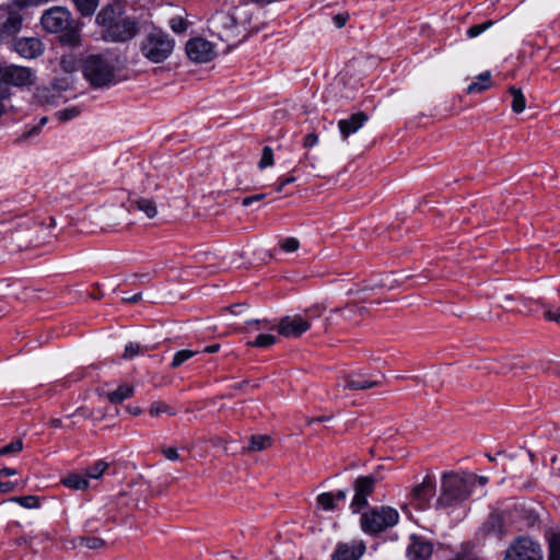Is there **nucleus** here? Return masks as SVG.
Instances as JSON below:
<instances>
[{
  "mask_svg": "<svg viewBox=\"0 0 560 560\" xmlns=\"http://www.w3.org/2000/svg\"><path fill=\"white\" fill-rule=\"evenodd\" d=\"M80 114V110L78 107H71L63 110H60L57 114V117L60 121H68L74 117H77Z\"/></svg>",
  "mask_w": 560,
  "mask_h": 560,
  "instance_id": "41",
  "label": "nucleus"
},
{
  "mask_svg": "<svg viewBox=\"0 0 560 560\" xmlns=\"http://www.w3.org/2000/svg\"><path fill=\"white\" fill-rule=\"evenodd\" d=\"M197 352L196 351H191V350H180V351H177L175 354H174V358H173V361L171 363V366L173 369H176L178 368L179 365H182L185 361L189 360L190 358H192Z\"/></svg>",
  "mask_w": 560,
  "mask_h": 560,
  "instance_id": "34",
  "label": "nucleus"
},
{
  "mask_svg": "<svg viewBox=\"0 0 560 560\" xmlns=\"http://www.w3.org/2000/svg\"><path fill=\"white\" fill-rule=\"evenodd\" d=\"M22 16L18 13H9L5 22L0 26V42L7 37L14 36L22 27Z\"/></svg>",
  "mask_w": 560,
  "mask_h": 560,
  "instance_id": "19",
  "label": "nucleus"
},
{
  "mask_svg": "<svg viewBox=\"0 0 560 560\" xmlns=\"http://www.w3.org/2000/svg\"><path fill=\"white\" fill-rule=\"evenodd\" d=\"M499 305L506 306L513 303L514 296L511 293H502L498 296Z\"/></svg>",
  "mask_w": 560,
  "mask_h": 560,
  "instance_id": "49",
  "label": "nucleus"
},
{
  "mask_svg": "<svg viewBox=\"0 0 560 560\" xmlns=\"http://www.w3.org/2000/svg\"><path fill=\"white\" fill-rule=\"evenodd\" d=\"M171 27L175 33H183L186 30V23L180 18L172 19Z\"/></svg>",
  "mask_w": 560,
  "mask_h": 560,
  "instance_id": "45",
  "label": "nucleus"
},
{
  "mask_svg": "<svg viewBox=\"0 0 560 560\" xmlns=\"http://www.w3.org/2000/svg\"><path fill=\"white\" fill-rule=\"evenodd\" d=\"M335 497V502L338 504V501H343L347 498V492L345 490H339L336 493H332Z\"/></svg>",
  "mask_w": 560,
  "mask_h": 560,
  "instance_id": "58",
  "label": "nucleus"
},
{
  "mask_svg": "<svg viewBox=\"0 0 560 560\" xmlns=\"http://www.w3.org/2000/svg\"><path fill=\"white\" fill-rule=\"evenodd\" d=\"M492 86L491 73L490 71H485L477 77V81L472 82L467 88L468 94H479L482 93Z\"/></svg>",
  "mask_w": 560,
  "mask_h": 560,
  "instance_id": "22",
  "label": "nucleus"
},
{
  "mask_svg": "<svg viewBox=\"0 0 560 560\" xmlns=\"http://www.w3.org/2000/svg\"><path fill=\"white\" fill-rule=\"evenodd\" d=\"M81 70L91 86L107 88L116 81L117 60L110 52L92 54L83 60Z\"/></svg>",
  "mask_w": 560,
  "mask_h": 560,
  "instance_id": "3",
  "label": "nucleus"
},
{
  "mask_svg": "<svg viewBox=\"0 0 560 560\" xmlns=\"http://www.w3.org/2000/svg\"><path fill=\"white\" fill-rule=\"evenodd\" d=\"M82 16H91L98 7V0H72Z\"/></svg>",
  "mask_w": 560,
  "mask_h": 560,
  "instance_id": "26",
  "label": "nucleus"
},
{
  "mask_svg": "<svg viewBox=\"0 0 560 560\" xmlns=\"http://www.w3.org/2000/svg\"><path fill=\"white\" fill-rule=\"evenodd\" d=\"M232 315L242 316L243 312L246 311V306L244 304H234L226 308Z\"/></svg>",
  "mask_w": 560,
  "mask_h": 560,
  "instance_id": "50",
  "label": "nucleus"
},
{
  "mask_svg": "<svg viewBox=\"0 0 560 560\" xmlns=\"http://www.w3.org/2000/svg\"><path fill=\"white\" fill-rule=\"evenodd\" d=\"M144 351H145V349L143 347H141L139 343L130 342L125 348L122 359H126V360L132 359L133 357H136L140 353H143Z\"/></svg>",
  "mask_w": 560,
  "mask_h": 560,
  "instance_id": "36",
  "label": "nucleus"
},
{
  "mask_svg": "<svg viewBox=\"0 0 560 560\" xmlns=\"http://www.w3.org/2000/svg\"><path fill=\"white\" fill-rule=\"evenodd\" d=\"M42 25L49 33H59L60 40L70 46H79L81 43V26L79 20L72 18L69 10L62 7H54L44 12Z\"/></svg>",
  "mask_w": 560,
  "mask_h": 560,
  "instance_id": "2",
  "label": "nucleus"
},
{
  "mask_svg": "<svg viewBox=\"0 0 560 560\" xmlns=\"http://www.w3.org/2000/svg\"><path fill=\"white\" fill-rule=\"evenodd\" d=\"M49 424H50V427L58 429V428H61L62 422L60 419H51L49 421Z\"/></svg>",
  "mask_w": 560,
  "mask_h": 560,
  "instance_id": "62",
  "label": "nucleus"
},
{
  "mask_svg": "<svg viewBox=\"0 0 560 560\" xmlns=\"http://www.w3.org/2000/svg\"><path fill=\"white\" fill-rule=\"evenodd\" d=\"M185 50L189 60L195 63L210 62L217 56L213 44L201 37L188 40Z\"/></svg>",
  "mask_w": 560,
  "mask_h": 560,
  "instance_id": "9",
  "label": "nucleus"
},
{
  "mask_svg": "<svg viewBox=\"0 0 560 560\" xmlns=\"http://www.w3.org/2000/svg\"><path fill=\"white\" fill-rule=\"evenodd\" d=\"M477 480L482 486H485L488 482L487 477H483V476L478 477Z\"/></svg>",
  "mask_w": 560,
  "mask_h": 560,
  "instance_id": "64",
  "label": "nucleus"
},
{
  "mask_svg": "<svg viewBox=\"0 0 560 560\" xmlns=\"http://www.w3.org/2000/svg\"><path fill=\"white\" fill-rule=\"evenodd\" d=\"M331 419V417H327V416H320V417H317V418H310L307 420V424H312L314 422H325V421H329Z\"/></svg>",
  "mask_w": 560,
  "mask_h": 560,
  "instance_id": "59",
  "label": "nucleus"
},
{
  "mask_svg": "<svg viewBox=\"0 0 560 560\" xmlns=\"http://www.w3.org/2000/svg\"><path fill=\"white\" fill-rule=\"evenodd\" d=\"M310 328L311 323L300 315L284 316L278 324V332L287 338H299Z\"/></svg>",
  "mask_w": 560,
  "mask_h": 560,
  "instance_id": "11",
  "label": "nucleus"
},
{
  "mask_svg": "<svg viewBox=\"0 0 560 560\" xmlns=\"http://www.w3.org/2000/svg\"><path fill=\"white\" fill-rule=\"evenodd\" d=\"M15 485L11 481L2 482L0 481V492L8 493L14 489Z\"/></svg>",
  "mask_w": 560,
  "mask_h": 560,
  "instance_id": "52",
  "label": "nucleus"
},
{
  "mask_svg": "<svg viewBox=\"0 0 560 560\" xmlns=\"http://www.w3.org/2000/svg\"><path fill=\"white\" fill-rule=\"evenodd\" d=\"M316 505L319 510L323 511H334L338 508V504L335 502V497L331 492H323L316 497Z\"/></svg>",
  "mask_w": 560,
  "mask_h": 560,
  "instance_id": "27",
  "label": "nucleus"
},
{
  "mask_svg": "<svg viewBox=\"0 0 560 560\" xmlns=\"http://www.w3.org/2000/svg\"><path fill=\"white\" fill-rule=\"evenodd\" d=\"M135 393V387L131 384H121L117 389L106 394V397L110 404H121L124 400L130 398Z\"/></svg>",
  "mask_w": 560,
  "mask_h": 560,
  "instance_id": "21",
  "label": "nucleus"
},
{
  "mask_svg": "<svg viewBox=\"0 0 560 560\" xmlns=\"http://www.w3.org/2000/svg\"><path fill=\"white\" fill-rule=\"evenodd\" d=\"M10 501L16 502L26 509H36L39 506V499L36 495L13 497Z\"/></svg>",
  "mask_w": 560,
  "mask_h": 560,
  "instance_id": "31",
  "label": "nucleus"
},
{
  "mask_svg": "<svg viewBox=\"0 0 560 560\" xmlns=\"http://www.w3.org/2000/svg\"><path fill=\"white\" fill-rule=\"evenodd\" d=\"M174 46V40L167 34L152 32L141 42L140 50L151 62L161 63L171 56Z\"/></svg>",
  "mask_w": 560,
  "mask_h": 560,
  "instance_id": "6",
  "label": "nucleus"
},
{
  "mask_svg": "<svg viewBox=\"0 0 560 560\" xmlns=\"http://www.w3.org/2000/svg\"><path fill=\"white\" fill-rule=\"evenodd\" d=\"M377 382L375 381H354L347 380L345 388L349 390H365L375 387Z\"/></svg>",
  "mask_w": 560,
  "mask_h": 560,
  "instance_id": "29",
  "label": "nucleus"
},
{
  "mask_svg": "<svg viewBox=\"0 0 560 560\" xmlns=\"http://www.w3.org/2000/svg\"><path fill=\"white\" fill-rule=\"evenodd\" d=\"M62 485L74 490H85L89 487L86 478L78 474H71L62 479Z\"/></svg>",
  "mask_w": 560,
  "mask_h": 560,
  "instance_id": "25",
  "label": "nucleus"
},
{
  "mask_svg": "<svg viewBox=\"0 0 560 560\" xmlns=\"http://www.w3.org/2000/svg\"><path fill=\"white\" fill-rule=\"evenodd\" d=\"M36 73L33 69L22 66H0V84L25 88L35 84Z\"/></svg>",
  "mask_w": 560,
  "mask_h": 560,
  "instance_id": "8",
  "label": "nucleus"
},
{
  "mask_svg": "<svg viewBox=\"0 0 560 560\" xmlns=\"http://www.w3.org/2000/svg\"><path fill=\"white\" fill-rule=\"evenodd\" d=\"M132 206L143 212L148 219H154L158 215V205L152 198L139 197L131 201Z\"/></svg>",
  "mask_w": 560,
  "mask_h": 560,
  "instance_id": "20",
  "label": "nucleus"
},
{
  "mask_svg": "<svg viewBox=\"0 0 560 560\" xmlns=\"http://www.w3.org/2000/svg\"><path fill=\"white\" fill-rule=\"evenodd\" d=\"M104 541L100 538H89L86 539V547L89 548H98L103 546Z\"/></svg>",
  "mask_w": 560,
  "mask_h": 560,
  "instance_id": "53",
  "label": "nucleus"
},
{
  "mask_svg": "<svg viewBox=\"0 0 560 560\" xmlns=\"http://www.w3.org/2000/svg\"><path fill=\"white\" fill-rule=\"evenodd\" d=\"M107 467H108V464L106 462L97 460L96 463H94L91 467H89L85 470V476L93 478V479H97L104 474V471L107 469Z\"/></svg>",
  "mask_w": 560,
  "mask_h": 560,
  "instance_id": "30",
  "label": "nucleus"
},
{
  "mask_svg": "<svg viewBox=\"0 0 560 560\" xmlns=\"http://www.w3.org/2000/svg\"><path fill=\"white\" fill-rule=\"evenodd\" d=\"M161 453L168 460L175 462L179 459V454L175 447H162Z\"/></svg>",
  "mask_w": 560,
  "mask_h": 560,
  "instance_id": "44",
  "label": "nucleus"
},
{
  "mask_svg": "<svg viewBox=\"0 0 560 560\" xmlns=\"http://www.w3.org/2000/svg\"><path fill=\"white\" fill-rule=\"evenodd\" d=\"M365 552L362 540H352L338 544L331 560H359Z\"/></svg>",
  "mask_w": 560,
  "mask_h": 560,
  "instance_id": "13",
  "label": "nucleus"
},
{
  "mask_svg": "<svg viewBox=\"0 0 560 560\" xmlns=\"http://www.w3.org/2000/svg\"><path fill=\"white\" fill-rule=\"evenodd\" d=\"M317 143H318V135L315 132H311L304 138L303 145H304V148H312V147L316 145Z\"/></svg>",
  "mask_w": 560,
  "mask_h": 560,
  "instance_id": "47",
  "label": "nucleus"
},
{
  "mask_svg": "<svg viewBox=\"0 0 560 560\" xmlns=\"http://www.w3.org/2000/svg\"><path fill=\"white\" fill-rule=\"evenodd\" d=\"M326 310L325 305L323 304H315L311 306L307 312H314L316 316H320V314Z\"/></svg>",
  "mask_w": 560,
  "mask_h": 560,
  "instance_id": "55",
  "label": "nucleus"
},
{
  "mask_svg": "<svg viewBox=\"0 0 560 560\" xmlns=\"http://www.w3.org/2000/svg\"><path fill=\"white\" fill-rule=\"evenodd\" d=\"M16 474V470L13 468H2L0 469V477H11Z\"/></svg>",
  "mask_w": 560,
  "mask_h": 560,
  "instance_id": "57",
  "label": "nucleus"
},
{
  "mask_svg": "<svg viewBox=\"0 0 560 560\" xmlns=\"http://www.w3.org/2000/svg\"><path fill=\"white\" fill-rule=\"evenodd\" d=\"M127 410L133 416H139L142 412L140 407H128Z\"/></svg>",
  "mask_w": 560,
  "mask_h": 560,
  "instance_id": "61",
  "label": "nucleus"
},
{
  "mask_svg": "<svg viewBox=\"0 0 560 560\" xmlns=\"http://www.w3.org/2000/svg\"><path fill=\"white\" fill-rule=\"evenodd\" d=\"M279 246L285 253H294L300 248V242L295 237H287L280 241Z\"/></svg>",
  "mask_w": 560,
  "mask_h": 560,
  "instance_id": "37",
  "label": "nucleus"
},
{
  "mask_svg": "<svg viewBox=\"0 0 560 560\" xmlns=\"http://www.w3.org/2000/svg\"><path fill=\"white\" fill-rule=\"evenodd\" d=\"M474 549H475V545L471 542H467V544L463 545L462 551L458 555L456 560H464L465 558L475 556Z\"/></svg>",
  "mask_w": 560,
  "mask_h": 560,
  "instance_id": "43",
  "label": "nucleus"
},
{
  "mask_svg": "<svg viewBox=\"0 0 560 560\" xmlns=\"http://www.w3.org/2000/svg\"><path fill=\"white\" fill-rule=\"evenodd\" d=\"M368 120L369 116L363 112H358L350 115L348 118L340 119L338 121V128L342 140H348V138L359 131Z\"/></svg>",
  "mask_w": 560,
  "mask_h": 560,
  "instance_id": "15",
  "label": "nucleus"
},
{
  "mask_svg": "<svg viewBox=\"0 0 560 560\" xmlns=\"http://www.w3.org/2000/svg\"><path fill=\"white\" fill-rule=\"evenodd\" d=\"M149 413L152 417H159V416H161L163 413L175 416V411L172 409V407L168 406L166 402H163V401H154L150 406Z\"/></svg>",
  "mask_w": 560,
  "mask_h": 560,
  "instance_id": "28",
  "label": "nucleus"
},
{
  "mask_svg": "<svg viewBox=\"0 0 560 560\" xmlns=\"http://www.w3.org/2000/svg\"><path fill=\"white\" fill-rule=\"evenodd\" d=\"M434 485L425 478L421 483L417 485L411 492L412 499L416 501L418 508H423L429 498L433 494Z\"/></svg>",
  "mask_w": 560,
  "mask_h": 560,
  "instance_id": "18",
  "label": "nucleus"
},
{
  "mask_svg": "<svg viewBox=\"0 0 560 560\" xmlns=\"http://www.w3.org/2000/svg\"><path fill=\"white\" fill-rule=\"evenodd\" d=\"M492 25H493L492 21H487L482 24L472 25L471 27H469L467 30V35L470 38L476 37V36L480 35L481 33H483L485 31H487Z\"/></svg>",
  "mask_w": 560,
  "mask_h": 560,
  "instance_id": "40",
  "label": "nucleus"
},
{
  "mask_svg": "<svg viewBox=\"0 0 560 560\" xmlns=\"http://www.w3.org/2000/svg\"><path fill=\"white\" fill-rule=\"evenodd\" d=\"M542 550L530 537L520 536L505 551V560H541Z\"/></svg>",
  "mask_w": 560,
  "mask_h": 560,
  "instance_id": "7",
  "label": "nucleus"
},
{
  "mask_svg": "<svg viewBox=\"0 0 560 560\" xmlns=\"http://www.w3.org/2000/svg\"><path fill=\"white\" fill-rule=\"evenodd\" d=\"M545 317L549 320L560 324V310L547 308L545 311Z\"/></svg>",
  "mask_w": 560,
  "mask_h": 560,
  "instance_id": "48",
  "label": "nucleus"
},
{
  "mask_svg": "<svg viewBox=\"0 0 560 560\" xmlns=\"http://www.w3.org/2000/svg\"><path fill=\"white\" fill-rule=\"evenodd\" d=\"M220 349V345H211L205 348V352L213 353L217 352Z\"/></svg>",
  "mask_w": 560,
  "mask_h": 560,
  "instance_id": "60",
  "label": "nucleus"
},
{
  "mask_svg": "<svg viewBox=\"0 0 560 560\" xmlns=\"http://www.w3.org/2000/svg\"><path fill=\"white\" fill-rule=\"evenodd\" d=\"M213 27L223 40L233 42L238 39L240 32L237 21L234 15L230 13H219L215 15L213 19Z\"/></svg>",
  "mask_w": 560,
  "mask_h": 560,
  "instance_id": "12",
  "label": "nucleus"
},
{
  "mask_svg": "<svg viewBox=\"0 0 560 560\" xmlns=\"http://www.w3.org/2000/svg\"><path fill=\"white\" fill-rule=\"evenodd\" d=\"M399 521L396 509L382 505L372 508L361 515L360 525L364 533L377 535L387 528L394 527Z\"/></svg>",
  "mask_w": 560,
  "mask_h": 560,
  "instance_id": "5",
  "label": "nucleus"
},
{
  "mask_svg": "<svg viewBox=\"0 0 560 560\" xmlns=\"http://www.w3.org/2000/svg\"><path fill=\"white\" fill-rule=\"evenodd\" d=\"M347 19L348 16L347 15H343V14H337L335 18H334V21H335V24L338 26V27H342L345 26L346 22H347Z\"/></svg>",
  "mask_w": 560,
  "mask_h": 560,
  "instance_id": "54",
  "label": "nucleus"
},
{
  "mask_svg": "<svg viewBox=\"0 0 560 560\" xmlns=\"http://www.w3.org/2000/svg\"><path fill=\"white\" fill-rule=\"evenodd\" d=\"M549 559L548 560H560V535L552 534L549 538Z\"/></svg>",
  "mask_w": 560,
  "mask_h": 560,
  "instance_id": "32",
  "label": "nucleus"
},
{
  "mask_svg": "<svg viewBox=\"0 0 560 560\" xmlns=\"http://www.w3.org/2000/svg\"><path fill=\"white\" fill-rule=\"evenodd\" d=\"M60 67L63 72L72 73L77 70V60L73 56H62L60 59Z\"/></svg>",
  "mask_w": 560,
  "mask_h": 560,
  "instance_id": "38",
  "label": "nucleus"
},
{
  "mask_svg": "<svg viewBox=\"0 0 560 560\" xmlns=\"http://www.w3.org/2000/svg\"><path fill=\"white\" fill-rule=\"evenodd\" d=\"M509 93L512 96L511 108L515 114H521L526 108V98L522 91V89L516 86H511L509 89Z\"/></svg>",
  "mask_w": 560,
  "mask_h": 560,
  "instance_id": "23",
  "label": "nucleus"
},
{
  "mask_svg": "<svg viewBox=\"0 0 560 560\" xmlns=\"http://www.w3.org/2000/svg\"><path fill=\"white\" fill-rule=\"evenodd\" d=\"M23 450V443L21 440H15L10 444L0 448V456H7L11 453H19Z\"/></svg>",
  "mask_w": 560,
  "mask_h": 560,
  "instance_id": "39",
  "label": "nucleus"
},
{
  "mask_svg": "<svg viewBox=\"0 0 560 560\" xmlns=\"http://www.w3.org/2000/svg\"><path fill=\"white\" fill-rule=\"evenodd\" d=\"M294 180H295V178H294V177H292V176H291V177H287V178L282 179V180L279 183V185L277 186L276 190H277L278 192H281V191H282V189H283V187H284L285 185L291 184V183H293Z\"/></svg>",
  "mask_w": 560,
  "mask_h": 560,
  "instance_id": "56",
  "label": "nucleus"
},
{
  "mask_svg": "<svg viewBox=\"0 0 560 560\" xmlns=\"http://www.w3.org/2000/svg\"><path fill=\"white\" fill-rule=\"evenodd\" d=\"M485 536H493L501 539L505 534L504 517L500 513H491L481 526Z\"/></svg>",
  "mask_w": 560,
  "mask_h": 560,
  "instance_id": "17",
  "label": "nucleus"
},
{
  "mask_svg": "<svg viewBox=\"0 0 560 560\" xmlns=\"http://www.w3.org/2000/svg\"><path fill=\"white\" fill-rule=\"evenodd\" d=\"M273 151L270 147H265L262 149V153H261V158H260V161L258 163V167L260 170H264L266 167H269L271 165H273Z\"/></svg>",
  "mask_w": 560,
  "mask_h": 560,
  "instance_id": "35",
  "label": "nucleus"
},
{
  "mask_svg": "<svg viewBox=\"0 0 560 560\" xmlns=\"http://www.w3.org/2000/svg\"><path fill=\"white\" fill-rule=\"evenodd\" d=\"M276 337L269 334L259 335L254 341L248 342L250 347L267 348L276 343Z\"/></svg>",
  "mask_w": 560,
  "mask_h": 560,
  "instance_id": "33",
  "label": "nucleus"
},
{
  "mask_svg": "<svg viewBox=\"0 0 560 560\" xmlns=\"http://www.w3.org/2000/svg\"><path fill=\"white\" fill-rule=\"evenodd\" d=\"M14 49L24 58H35L43 52V44L37 38L25 37L14 43Z\"/></svg>",
  "mask_w": 560,
  "mask_h": 560,
  "instance_id": "16",
  "label": "nucleus"
},
{
  "mask_svg": "<svg viewBox=\"0 0 560 560\" xmlns=\"http://www.w3.org/2000/svg\"><path fill=\"white\" fill-rule=\"evenodd\" d=\"M96 23L104 28L103 38L108 42H128L139 32L137 21L125 15L117 2L105 5L97 13Z\"/></svg>",
  "mask_w": 560,
  "mask_h": 560,
  "instance_id": "1",
  "label": "nucleus"
},
{
  "mask_svg": "<svg viewBox=\"0 0 560 560\" xmlns=\"http://www.w3.org/2000/svg\"><path fill=\"white\" fill-rule=\"evenodd\" d=\"M407 555L413 560H427L433 555V544L421 536L412 535Z\"/></svg>",
  "mask_w": 560,
  "mask_h": 560,
  "instance_id": "14",
  "label": "nucleus"
},
{
  "mask_svg": "<svg viewBox=\"0 0 560 560\" xmlns=\"http://www.w3.org/2000/svg\"><path fill=\"white\" fill-rule=\"evenodd\" d=\"M272 439L270 435H252L247 447L248 452H261L271 447Z\"/></svg>",
  "mask_w": 560,
  "mask_h": 560,
  "instance_id": "24",
  "label": "nucleus"
},
{
  "mask_svg": "<svg viewBox=\"0 0 560 560\" xmlns=\"http://www.w3.org/2000/svg\"><path fill=\"white\" fill-rule=\"evenodd\" d=\"M474 482L457 474H445L442 480L438 504L443 508L465 501L471 493Z\"/></svg>",
  "mask_w": 560,
  "mask_h": 560,
  "instance_id": "4",
  "label": "nucleus"
},
{
  "mask_svg": "<svg viewBox=\"0 0 560 560\" xmlns=\"http://www.w3.org/2000/svg\"><path fill=\"white\" fill-rule=\"evenodd\" d=\"M140 300H141V294H136L132 298H130L128 301L136 303V302H139Z\"/></svg>",
  "mask_w": 560,
  "mask_h": 560,
  "instance_id": "63",
  "label": "nucleus"
},
{
  "mask_svg": "<svg viewBox=\"0 0 560 560\" xmlns=\"http://www.w3.org/2000/svg\"><path fill=\"white\" fill-rule=\"evenodd\" d=\"M265 197H266V195H264V194H258V195H254V196L245 197V198L242 200V205H243L244 207H247V206L252 205L254 201H260V200H262Z\"/></svg>",
  "mask_w": 560,
  "mask_h": 560,
  "instance_id": "51",
  "label": "nucleus"
},
{
  "mask_svg": "<svg viewBox=\"0 0 560 560\" xmlns=\"http://www.w3.org/2000/svg\"><path fill=\"white\" fill-rule=\"evenodd\" d=\"M48 94H49V90L47 88H44V89H38L35 96L37 97L39 103L49 104L50 100H49Z\"/></svg>",
  "mask_w": 560,
  "mask_h": 560,
  "instance_id": "46",
  "label": "nucleus"
},
{
  "mask_svg": "<svg viewBox=\"0 0 560 560\" xmlns=\"http://www.w3.org/2000/svg\"><path fill=\"white\" fill-rule=\"evenodd\" d=\"M51 86L57 92L67 91L71 86V81L68 78L55 79Z\"/></svg>",
  "mask_w": 560,
  "mask_h": 560,
  "instance_id": "42",
  "label": "nucleus"
},
{
  "mask_svg": "<svg viewBox=\"0 0 560 560\" xmlns=\"http://www.w3.org/2000/svg\"><path fill=\"white\" fill-rule=\"evenodd\" d=\"M376 479L373 476H361L353 481V498L350 508L353 513H359L368 505V498L375 489Z\"/></svg>",
  "mask_w": 560,
  "mask_h": 560,
  "instance_id": "10",
  "label": "nucleus"
}]
</instances>
